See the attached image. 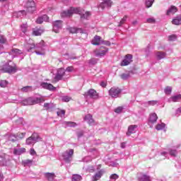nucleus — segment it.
<instances>
[{
  "label": "nucleus",
  "mask_w": 181,
  "mask_h": 181,
  "mask_svg": "<svg viewBox=\"0 0 181 181\" xmlns=\"http://www.w3.org/2000/svg\"><path fill=\"white\" fill-rule=\"evenodd\" d=\"M25 47L27 49V52H33V49H37V50H41V51H35L36 54L43 56L45 54V42L41 41L40 43L35 45V43H31V44H27L25 45Z\"/></svg>",
  "instance_id": "obj_1"
},
{
  "label": "nucleus",
  "mask_w": 181,
  "mask_h": 181,
  "mask_svg": "<svg viewBox=\"0 0 181 181\" xmlns=\"http://www.w3.org/2000/svg\"><path fill=\"white\" fill-rule=\"evenodd\" d=\"M0 71L1 73H8V74H13L18 71L16 65H11L9 63H6L2 66H0Z\"/></svg>",
  "instance_id": "obj_2"
},
{
  "label": "nucleus",
  "mask_w": 181,
  "mask_h": 181,
  "mask_svg": "<svg viewBox=\"0 0 181 181\" xmlns=\"http://www.w3.org/2000/svg\"><path fill=\"white\" fill-rule=\"evenodd\" d=\"M74 13H78L81 15V11L78 8L71 7L69 10L64 11L61 13L62 18H70Z\"/></svg>",
  "instance_id": "obj_3"
},
{
  "label": "nucleus",
  "mask_w": 181,
  "mask_h": 181,
  "mask_svg": "<svg viewBox=\"0 0 181 181\" xmlns=\"http://www.w3.org/2000/svg\"><path fill=\"white\" fill-rule=\"evenodd\" d=\"M42 100L41 98H32L30 97L27 99L22 100V104L24 105H35V104H39L42 103Z\"/></svg>",
  "instance_id": "obj_4"
},
{
  "label": "nucleus",
  "mask_w": 181,
  "mask_h": 181,
  "mask_svg": "<svg viewBox=\"0 0 181 181\" xmlns=\"http://www.w3.org/2000/svg\"><path fill=\"white\" fill-rule=\"evenodd\" d=\"M39 141H42V139L39 136V134L34 133L26 139L25 144L26 145H35Z\"/></svg>",
  "instance_id": "obj_5"
},
{
  "label": "nucleus",
  "mask_w": 181,
  "mask_h": 181,
  "mask_svg": "<svg viewBox=\"0 0 181 181\" xmlns=\"http://www.w3.org/2000/svg\"><path fill=\"white\" fill-rule=\"evenodd\" d=\"M121 93H122V90L119 88L117 87H112L108 91L109 95L112 98H119V95H121Z\"/></svg>",
  "instance_id": "obj_6"
},
{
  "label": "nucleus",
  "mask_w": 181,
  "mask_h": 181,
  "mask_svg": "<svg viewBox=\"0 0 181 181\" xmlns=\"http://www.w3.org/2000/svg\"><path fill=\"white\" fill-rule=\"evenodd\" d=\"M73 155H74V150L69 149L62 153V157L66 163H70V161L72 160Z\"/></svg>",
  "instance_id": "obj_7"
},
{
  "label": "nucleus",
  "mask_w": 181,
  "mask_h": 181,
  "mask_svg": "<svg viewBox=\"0 0 181 181\" xmlns=\"http://www.w3.org/2000/svg\"><path fill=\"white\" fill-rule=\"evenodd\" d=\"M66 74V70L63 68H60L57 70V72L54 78V83H57L58 81H60V80H63V77H64V75Z\"/></svg>",
  "instance_id": "obj_8"
},
{
  "label": "nucleus",
  "mask_w": 181,
  "mask_h": 181,
  "mask_svg": "<svg viewBox=\"0 0 181 181\" xmlns=\"http://www.w3.org/2000/svg\"><path fill=\"white\" fill-rule=\"evenodd\" d=\"M53 25V31L55 33H59L60 30H62V28L63 26V21L58 20L55 21L52 23Z\"/></svg>",
  "instance_id": "obj_9"
},
{
  "label": "nucleus",
  "mask_w": 181,
  "mask_h": 181,
  "mask_svg": "<svg viewBox=\"0 0 181 181\" xmlns=\"http://www.w3.org/2000/svg\"><path fill=\"white\" fill-rule=\"evenodd\" d=\"M85 97L89 98H93V100H97L98 98V93L94 89H90L86 93H84Z\"/></svg>",
  "instance_id": "obj_10"
},
{
  "label": "nucleus",
  "mask_w": 181,
  "mask_h": 181,
  "mask_svg": "<svg viewBox=\"0 0 181 181\" xmlns=\"http://www.w3.org/2000/svg\"><path fill=\"white\" fill-rule=\"evenodd\" d=\"M26 8H27L28 12H30V13H33V12L36 11L35 1H33V0H28L26 3Z\"/></svg>",
  "instance_id": "obj_11"
},
{
  "label": "nucleus",
  "mask_w": 181,
  "mask_h": 181,
  "mask_svg": "<svg viewBox=\"0 0 181 181\" xmlns=\"http://www.w3.org/2000/svg\"><path fill=\"white\" fill-rule=\"evenodd\" d=\"M108 52V48L105 47H100L99 51H95V54L97 57H103V56H105Z\"/></svg>",
  "instance_id": "obj_12"
},
{
  "label": "nucleus",
  "mask_w": 181,
  "mask_h": 181,
  "mask_svg": "<svg viewBox=\"0 0 181 181\" xmlns=\"http://www.w3.org/2000/svg\"><path fill=\"white\" fill-rule=\"evenodd\" d=\"M132 63V55L127 54L124 59L122 61L120 66H128Z\"/></svg>",
  "instance_id": "obj_13"
},
{
  "label": "nucleus",
  "mask_w": 181,
  "mask_h": 181,
  "mask_svg": "<svg viewBox=\"0 0 181 181\" xmlns=\"http://www.w3.org/2000/svg\"><path fill=\"white\" fill-rule=\"evenodd\" d=\"M105 173V171L104 170H100L98 171L94 175L92 176L91 180L92 181H97L100 180V177H103V175Z\"/></svg>",
  "instance_id": "obj_14"
},
{
  "label": "nucleus",
  "mask_w": 181,
  "mask_h": 181,
  "mask_svg": "<svg viewBox=\"0 0 181 181\" xmlns=\"http://www.w3.org/2000/svg\"><path fill=\"white\" fill-rule=\"evenodd\" d=\"M111 5H112V1H111V0H103V1L99 5L98 8L105 9V8H111Z\"/></svg>",
  "instance_id": "obj_15"
},
{
  "label": "nucleus",
  "mask_w": 181,
  "mask_h": 181,
  "mask_svg": "<svg viewBox=\"0 0 181 181\" xmlns=\"http://www.w3.org/2000/svg\"><path fill=\"white\" fill-rule=\"evenodd\" d=\"M42 88H45V90H49V91H55L56 87L53 86L51 83L42 82L40 84Z\"/></svg>",
  "instance_id": "obj_16"
},
{
  "label": "nucleus",
  "mask_w": 181,
  "mask_h": 181,
  "mask_svg": "<svg viewBox=\"0 0 181 181\" xmlns=\"http://www.w3.org/2000/svg\"><path fill=\"white\" fill-rule=\"evenodd\" d=\"M136 128H138V125L134 124L129 126L126 135L127 136H131V134H135L136 132Z\"/></svg>",
  "instance_id": "obj_17"
},
{
  "label": "nucleus",
  "mask_w": 181,
  "mask_h": 181,
  "mask_svg": "<svg viewBox=\"0 0 181 181\" xmlns=\"http://www.w3.org/2000/svg\"><path fill=\"white\" fill-rule=\"evenodd\" d=\"M84 120L88 124V125H95V121L93 119L91 114H88L84 117Z\"/></svg>",
  "instance_id": "obj_18"
},
{
  "label": "nucleus",
  "mask_w": 181,
  "mask_h": 181,
  "mask_svg": "<svg viewBox=\"0 0 181 181\" xmlns=\"http://www.w3.org/2000/svg\"><path fill=\"white\" fill-rule=\"evenodd\" d=\"M137 179L139 181H151V177L149 175L142 173L138 175Z\"/></svg>",
  "instance_id": "obj_19"
},
{
  "label": "nucleus",
  "mask_w": 181,
  "mask_h": 181,
  "mask_svg": "<svg viewBox=\"0 0 181 181\" xmlns=\"http://www.w3.org/2000/svg\"><path fill=\"white\" fill-rule=\"evenodd\" d=\"M103 40H101V37L96 35L94 37L93 40H92V45L95 46H99V45H102Z\"/></svg>",
  "instance_id": "obj_20"
},
{
  "label": "nucleus",
  "mask_w": 181,
  "mask_h": 181,
  "mask_svg": "<svg viewBox=\"0 0 181 181\" xmlns=\"http://www.w3.org/2000/svg\"><path fill=\"white\" fill-rule=\"evenodd\" d=\"M47 21H49V17L47 16V15H43L36 20V23L40 25L43 23V22H47Z\"/></svg>",
  "instance_id": "obj_21"
},
{
  "label": "nucleus",
  "mask_w": 181,
  "mask_h": 181,
  "mask_svg": "<svg viewBox=\"0 0 181 181\" xmlns=\"http://www.w3.org/2000/svg\"><path fill=\"white\" fill-rule=\"evenodd\" d=\"M158 121V115L156 113H151L150 114V117L148 119L149 124H155Z\"/></svg>",
  "instance_id": "obj_22"
},
{
  "label": "nucleus",
  "mask_w": 181,
  "mask_h": 181,
  "mask_svg": "<svg viewBox=\"0 0 181 181\" xmlns=\"http://www.w3.org/2000/svg\"><path fill=\"white\" fill-rule=\"evenodd\" d=\"M173 25H176L177 26H179V25H181V14L175 16L173 21H172Z\"/></svg>",
  "instance_id": "obj_23"
},
{
  "label": "nucleus",
  "mask_w": 181,
  "mask_h": 181,
  "mask_svg": "<svg viewBox=\"0 0 181 181\" xmlns=\"http://www.w3.org/2000/svg\"><path fill=\"white\" fill-rule=\"evenodd\" d=\"M181 100V95H176L174 96H172L171 98H169L168 101L170 103H177V101H180Z\"/></svg>",
  "instance_id": "obj_24"
},
{
  "label": "nucleus",
  "mask_w": 181,
  "mask_h": 181,
  "mask_svg": "<svg viewBox=\"0 0 181 181\" xmlns=\"http://www.w3.org/2000/svg\"><path fill=\"white\" fill-rule=\"evenodd\" d=\"M156 57L157 60H162V59H165V57H166V52H156Z\"/></svg>",
  "instance_id": "obj_25"
},
{
  "label": "nucleus",
  "mask_w": 181,
  "mask_h": 181,
  "mask_svg": "<svg viewBox=\"0 0 181 181\" xmlns=\"http://www.w3.org/2000/svg\"><path fill=\"white\" fill-rule=\"evenodd\" d=\"M176 12H177V8L175 6H171L167 11L166 15H170V13L173 15L174 13H176Z\"/></svg>",
  "instance_id": "obj_26"
},
{
  "label": "nucleus",
  "mask_w": 181,
  "mask_h": 181,
  "mask_svg": "<svg viewBox=\"0 0 181 181\" xmlns=\"http://www.w3.org/2000/svg\"><path fill=\"white\" fill-rule=\"evenodd\" d=\"M26 152V148H15L13 151L14 155H22V153H25Z\"/></svg>",
  "instance_id": "obj_27"
},
{
  "label": "nucleus",
  "mask_w": 181,
  "mask_h": 181,
  "mask_svg": "<svg viewBox=\"0 0 181 181\" xmlns=\"http://www.w3.org/2000/svg\"><path fill=\"white\" fill-rule=\"evenodd\" d=\"M43 33V30L40 28H33V35L34 36H40Z\"/></svg>",
  "instance_id": "obj_28"
},
{
  "label": "nucleus",
  "mask_w": 181,
  "mask_h": 181,
  "mask_svg": "<svg viewBox=\"0 0 181 181\" xmlns=\"http://www.w3.org/2000/svg\"><path fill=\"white\" fill-rule=\"evenodd\" d=\"M83 169H85L86 172H89V173H94V172H95V166L94 165H88L87 168L83 167Z\"/></svg>",
  "instance_id": "obj_29"
},
{
  "label": "nucleus",
  "mask_w": 181,
  "mask_h": 181,
  "mask_svg": "<svg viewBox=\"0 0 181 181\" xmlns=\"http://www.w3.org/2000/svg\"><path fill=\"white\" fill-rule=\"evenodd\" d=\"M70 33H81L83 30L81 28H69Z\"/></svg>",
  "instance_id": "obj_30"
},
{
  "label": "nucleus",
  "mask_w": 181,
  "mask_h": 181,
  "mask_svg": "<svg viewBox=\"0 0 181 181\" xmlns=\"http://www.w3.org/2000/svg\"><path fill=\"white\" fill-rule=\"evenodd\" d=\"M45 177L48 179L49 181H53L54 179V173H45Z\"/></svg>",
  "instance_id": "obj_31"
},
{
  "label": "nucleus",
  "mask_w": 181,
  "mask_h": 181,
  "mask_svg": "<svg viewBox=\"0 0 181 181\" xmlns=\"http://www.w3.org/2000/svg\"><path fill=\"white\" fill-rule=\"evenodd\" d=\"M91 16V13L90 11H86L85 13L81 14V19H88Z\"/></svg>",
  "instance_id": "obj_32"
},
{
  "label": "nucleus",
  "mask_w": 181,
  "mask_h": 181,
  "mask_svg": "<svg viewBox=\"0 0 181 181\" xmlns=\"http://www.w3.org/2000/svg\"><path fill=\"white\" fill-rule=\"evenodd\" d=\"M154 2H155V0H146L145 1L146 8L152 7V5H153Z\"/></svg>",
  "instance_id": "obj_33"
},
{
  "label": "nucleus",
  "mask_w": 181,
  "mask_h": 181,
  "mask_svg": "<svg viewBox=\"0 0 181 181\" xmlns=\"http://www.w3.org/2000/svg\"><path fill=\"white\" fill-rule=\"evenodd\" d=\"M23 15H26V11H18V13H14L13 16H16L17 18H21L23 16Z\"/></svg>",
  "instance_id": "obj_34"
},
{
  "label": "nucleus",
  "mask_w": 181,
  "mask_h": 181,
  "mask_svg": "<svg viewBox=\"0 0 181 181\" xmlns=\"http://www.w3.org/2000/svg\"><path fill=\"white\" fill-rule=\"evenodd\" d=\"M54 107V105L53 103H45L44 108L45 110H52V108Z\"/></svg>",
  "instance_id": "obj_35"
},
{
  "label": "nucleus",
  "mask_w": 181,
  "mask_h": 181,
  "mask_svg": "<svg viewBox=\"0 0 181 181\" xmlns=\"http://www.w3.org/2000/svg\"><path fill=\"white\" fill-rule=\"evenodd\" d=\"M26 135V133H18L16 135V137L17 138V141H19L20 139H23L25 138V136Z\"/></svg>",
  "instance_id": "obj_36"
},
{
  "label": "nucleus",
  "mask_w": 181,
  "mask_h": 181,
  "mask_svg": "<svg viewBox=\"0 0 181 181\" xmlns=\"http://www.w3.org/2000/svg\"><path fill=\"white\" fill-rule=\"evenodd\" d=\"M32 163H33V160L28 159L23 161V165H24V166H30L32 165Z\"/></svg>",
  "instance_id": "obj_37"
},
{
  "label": "nucleus",
  "mask_w": 181,
  "mask_h": 181,
  "mask_svg": "<svg viewBox=\"0 0 181 181\" xmlns=\"http://www.w3.org/2000/svg\"><path fill=\"white\" fill-rule=\"evenodd\" d=\"M165 127H166V124H165V123L158 124L156 126V129H157V131H161V129H163Z\"/></svg>",
  "instance_id": "obj_38"
},
{
  "label": "nucleus",
  "mask_w": 181,
  "mask_h": 181,
  "mask_svg": "<svg viewBox=\"0 0 181 181\" xmlns=\"http://www.w3.org/2000/svg\"><path fill=\"white\" fill-rule=\"evenodd\" d=\"M82 177L81 175L75 174L72 176V181H80L81 180Z\"/></svg>",
  "instance_id": "obj_39"
},
{
  "label": "nucleus",
  "mask_w": 181,
  "mask_h": 181,
  "mask_svg": "<svg viewBox=\"0 0 181 181\" xmlns=\"http://www.w3.org/2000/svg\"><path fill=\"white\" fill-rule=\"evenodd\" d=\"M131 77V74H122L120 75V78L122 80H128Z\"/></svg>",
  "instance_id": "obj_40"
},
{
  "label": "nucleus",
  "mask_w": 181,
  "mask_h": 181,
  "mask_svg": "<svg viewBox=\"0 0 181 181\" xmlns=\"http://www.w3.org/2000/svg\"><path fill=\"white\" fill-rule=\"evenodd\" d=\"M21 91L23 93H29V91H32V86H25L21 88Z\"/></svg>",
  "instance_id": "obj_41"
},
{
  "label": "nucleus",
  "mask_w": 181,
  "mask_h": 181,
  "mask_svg": "<svg viewBox=\"0 0 181 181\" xmlns=\"http://www.w3.org/2000/svg\"><path fill=\"white\" fill-rule=\"evenodd\" d=\"M164 93H165L167 95H170V93H172V87H170V86H167V87L164 89Z\"/></svg>",
  "instance_id": "obj_42"
},
{
  "label": "nucleus",
  "mask_w": 181,
  "mask_h": 181,
  "mask_svg": "<svg viewBox=\"0 0 181 181\" xmlns=\"http://www.w3.org/2000/svg\"><path fill=\"white\" fill-rule=\"evenodd\" d=\"M0 165L1 166H5V165H6V158H5V157L0 156Z\"/></svg>",
  "instance_id": "obj_43"
},
{
  "label": "nucleus",
  "mask_w": 181,
  "mask_h": 181,
  "mask_svg": "<svg viewBox=\"0 0 181 181\" xmlns=\"http://www.w3.org/2000/svg\"><path fill=\"white\" fill-rule=\"evenodd\" d=\"M21 30L23 33H26L28 30V23H24L21 25Z\"/></svg>",
  "instance_id": "obj_44"
},
{
  "label": "nucleus",
  "mask_w": 181,
  "mask_h": 181,
  "mask_svg": "<svg viewBox=\"0 0 181 181\" xmlns=\"http://www.w3.org/2000/svg\"><path fill=\"white\" fill-rule=\"evenodd\" d=\"M119 175L117 174H112L110 176V180H115V181L117 180V179H119Z\"/></svg>",
  "instance_id": "obj_45"
},
{
  "label": "nucleus",
  "mask_w": 181,
  "mask_h": 181,
  "mask_svg": "<svg viewBox=\"0 0 181 181\" xmlns=\"http://www.w3.org/2000/svg\"><path fill=\"white\" fill-rule=\"evenodd\" d=\"M127 18H128V17L127 16H124L123 18H122V20L119 23L118 26H121L122 25H124L125 23V22H127Z\"/></svg>",
  "instance_id": "obj_46"
},
{
  "label": "nucleus",
  "mask_w": 181,
  "mask_h": 181,
  "mask_svg": "<svg viewBox=\"0 0 181 181\" xmlns=\"http://www.w3.org/2000/svg\"><path fill=\"white\" fill-rule=\"evenodd\" d=\"M57 114L58 117H63L66 114V110H59V111L57 112Z\"/></svg>",
  "instance_id": "obj_47"
},
{
  "label": "nucleus",
  "mask_w": 181,
  "mask_h": 181,
  "mask_svg": "<svg viewBox=\"0 0 181 181\" xmlns=\"http://www.w3.org/2000/svg\"><path fill=\"white\" fill-rule=\"evenodd\" d=\"M122 110H124V107L119 106L115 110V112H116V114H121V112H122Z\"/></svg>",
  "instance_id": "obj_48"
},
{
  "label": "nucleus",
  "mask_w": 181,
  "mask_h": 181,
  "mask_svg": "<svg viewBox=\"0 0 181 181\" xmlns=\"http://www.w3.org/2000/svg\"><path fill=\"white\" fill-rule=\"evenodd\" d=\"M9 141H11V142H16L18 141V139L16 138V135H11L8 138Z\"/></svg>",
  "instance_id": "obj_49"
},
{
  "label": "nucleus",
  "mask_w": 181,
  "mask_h": 181,
  "mask_svg": "<svg viewBox=\"0 0 181 181\" xmlns=\"http://www.w3.org/2000/svg\"><path fill=\"white\" fill-rule=\"evenodd\" d=\"M66 124L68 127H77V123L74 122H66Z\"/></svg>",
  "instance_id": "obj_50"
},
{
  "label": "nucleus",
  "mask_w": 181,
  "mask_h": 181,
  "mask_svg": "<svg viewBox=\"0 0 181 181\" xmlns=\"http://www.w3.org/2000/svg\"><path fill=\"white\" fill-rule=\"evenodd\" d=\"M12 53H14L15 54H22L23 52L18 49H12Z\"/></svg>",
  "instance_id": "obj_51"
},
{
  "label": "nucleus",
  "mask_w": 181,
  "mask_h": 181,
  "mask_svg": "<svg viewBox=\"0 0 181 181\" xmlns=\"http://www.w3.org/2000/svg\"><path fill=\"white\" fill-rule=\"evenodd\" d=\"M176 39H177V37H176V35H169V36H168V40H169L170 42H173V41L176 40Z\"/></svg>",
  "instance_id": "obj_52"
},
{
  "label": "nucleus",
  "mask_w": 181,
  "mask_h": 181,
  "mask_svg": "<svg viewBox=\"0 0 181 181\" xmlns=\"http://www.w3.org/2000/svg\"><path fill=\"white\" fill-rule=\"evenodd\" d=\"M147 23H155L156 22V20L153 18H149L146 20Z\"/></svg>",
  "instance_id": "obj_53"
},
{
  "label": "nucleus",
  "mask_w": 181,
  "mask_h": 181,
  "mask_svg": "<svg viewBox=\"0 0 181 181\" xmlns=\"http://www.w3.org/2000/svg\"><path fill=\"white\" fill-rule=\"evenodd\" d=\"M70 100H71V98H70L69 96H63L62 97V101H64V103H69V101H70Z\"/></svg>",
  "instance_id": "obj_54"
},
{
  "label": "nucleus",
  "mask_w": 181,
  "mask_h": 181,
  "mask_svg": "<svg viewBox=\"0 0 181 181\" xmlns=\"http://www.w3.org/2000/svg\"><path fill=\"white\" fill-rule=\"evenodd\" d=\"M6 42V37L5 36L0 35V43H5Z\"/></svg>",
  "instance_id": "obj_55"
},
{
  "label": "nucleus",
  "mask_w": 181,
  "mask_h": 181,
  "mask_svg": "<svg viewBox=\"0 0 181 181\" xmlns=\"http://www.w3.org/2000/svg\"><path fill=\"white\" fill-rule=\"evenodd\" d=\"M0 86H1V87L5 88L6 86H8V81H1L0 82Z\"/></svg>",
  "instance_id": "obj_56"
},
{
  "label": "nucleus",
  "mask_w": 181,
  "mask_h": 181,
  "mask_svg": "<svg viewBox=\"0 0 181 181\" xmlns=\"http://www.w3.org/2000/svg\"><path fill=\"white\" fill-rule=\"evenodd\" d=\"M148 105H156L158 100H150L148 102Z\"/></svg>",
  "instance_id": "obj_57"
},
{
  "label": "nucleus",
  "mask_w": 181,
  "mask_h": 181,
  "mask_svg": "<svg viewBox=\"0 0 181 181\" xmlns=\"http://www.w3.org/2000/svg\"><path fill=\"white\" fill-rule=\"evenodd\" d=\"M170 155L171 156H176V155H177V151L176 150H170Z\"/></svg>",
  "instance_id": "obj_58"
},
{
  "label": "nucleus",
  "mask_w": 181,
  "mask_h": 181,
  "mask_svg": "<svg viewBox=\"0 0 181 181\" xmlns=\"http://www.w3.org/2000/svg\"><path fill=\"white\" fill-rule=\"evenodd\" d=\"M73 70H74V68L73 66H68L66 69V71H68V73H71V71H73Z\"/></svg>",
  "instance_id": "obj_59"
},
{
  "label": "nucleus",
  "mask_w": 181,
  "mask_h": 181,
  "mask_svg": "<svg viewBox=\"0 0 181 181\" xmlns=\"http://www.w3.org/2000/svg\"><path fill=\"white\" fill-rule=\"evenodd\" d=\"M102 45H105L106 46H111V42L110 41H102Z\"/></svg>",
  "instance_id": "obj_60"
},
{
  "label": "nucleus",
  "mask_w": 181,
  "mask_h": 181,
  "mask_svg": "<svg viewBox=\"0 0 181 181\" xmlns=\"http://www.w3.org/2000/svg\"><path fill=\"white\" fill-rule=\"evenodd\" d=\"M30 155H32L33 156L36 155V151H35L34 148H30Z\"/></svg>",
  "instance_id": "obj_61"
},
{
  "label": "nucleus",
  "mask_w": 181,
  "mask_h": 181,
  "mask_svg": "<svg viewBox=\"0 0 181 181\" xmlns=\"http://www.w3.org/2000/svg\"><path fill=\"white\" fill-rule=\"evenodd\" d=\"M118 165L119 164L117 163L112 162V163H111L110 166H112L113 168H117V166H118Z\"/></svg>",
  "instance_id": "obj_62"
},
{
  "label": "nucleus",
  "mask_w": 181,
  "mask_h": 181,
  "mask_svg": "<svg viewBox=\"0 0 181 181\" xmlns=\"http://www.w3.org/2000/svg\"><path fill=\"white\" fill-rule=\"evenodd\" d=\"M101 87H107V83L104 81L100 82Z\"/></svg>",
  "instance_id": "obj_63"
},
{
  "label": "nucleus",
  "mask_w": 181,
  "mask_h": 181,
  "mask_svg": "<svg viewBox=\"0 0 181 181\" xmlns=\"http://www.w3.org/2000/svg\"><path fill=\"white\" fill-rule=\"evenodd\" d=\"M126 145H127V143H125V142L121 143V148L122 149L125 148Z\"/></svg>",
  "instance_id": "obj_64"
}]
</instances>
